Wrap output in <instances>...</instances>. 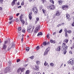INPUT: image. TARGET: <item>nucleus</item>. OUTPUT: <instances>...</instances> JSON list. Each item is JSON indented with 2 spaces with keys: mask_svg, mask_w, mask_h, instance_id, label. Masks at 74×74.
I'll use <instances>...</instances> for the list:
<instances>
[{
  "mask_svg": "<svg viewBox=\"0 0 74 74\" xmlns=\"http://www.w3.org/2000/svg\"><path fill=\"white\" fill-rule=\"evenodd\" d=\"M29 49H30V48H29V47H27L26 48V51H27V52H28V51H29Z\"/></svg>",
  "mask_w": 74,
  "mask_h": 74,
  "instance_id": "nucleus-31",
  "label": "nucleus"
},
{
  "mask_svg": "<svg viewBox=\"0 0 74 74\" xmlns=\"http://www.w3.org/2000/svg\"><path fill=\"white\" fill-rule=\"evenodd\" d=\"M36 74H41L40 72H38L36 73Z\"/></svg>",
  "mask_w": 74,
  "mask_h": 74,
  "instance_id": "nucleus-61",
  "label": "nucleus"
},
{
  "mask_svg": "<svg viewBox=\"0 0 74 74\" xmlns=\"http://www.w3.org/2000/svg\"><path fill=\"white\" fill-rule=\"evenodd\" d=\"M59 4H60V5L62 4V3L63 2V1H62L61 0H59L58 1Z\"/></svg>",
  "mask_w": 74,
  "mask_h": 74,
  "instance_id": "nucleus-19",
  "label": "nucleus"
},
{
  "mask_svg": "<svg viewBox=\"0 0 74 74\" xmlns=\"http://www.w3.org/2000/svg\"><path fill=\"white\" fill-rule=\"evenodd\" d=\"M65 37H68V35L67 34V32H65Z\"/></svg>",
  "mask_w": 74,
  "mask_h": 74,
  "instance_id": "nucleus-37",
  "label": "nucleus"
},
{
  "mask_svg": "<svg viewBox=\"0 0 74 74\" xmlns=\"http://www.w3.org/2000/svg\"><path fill=\"white\" fill-rule=\"evenodd\" d=\"M42 11L43 12V13H45V10H44V9H42Z\"/></svg>",
  "mask_w": 74,
  "mask_h": 74,
  "instance_id": "nucleus-52",
  "label": "nucleus"
},
{
  "mask_svg": "<svg viewBox=\"0 0 74 74\" xmlns=\"http://www.w3.org/2000/svg\"><path fill=\"white\" fill-rule=\"evenodd\" d=\"M12 18H13V16H11L10 17L9 20L10 21H11V20H12Z\"/></svg>",
  "mask_w": 74,
  "mask_h": 74,
  "instance_id": "nucleus-38",
  "label": "nucleus"
},
{
  "mask_svg": "<svg viewBox=\"0 0 74 74\" xmlns=\"http://www.w3.org/2000/svg\"><path fill=\"white\" fill-rule=\"evenodd\" d=\"M33 57H34V56H32V57H30V58L31 59H32H32H33Z\"/></svg>",
  "mask_w": 74,
  "mask_h": 74,
  "instance_id": "nucleus-48",
  "label": "nucleus"
},
{
  "mask_svg": "<svg viewBox=\"0 0 74 74\" xmlns=\"http://www.w3.org/2000/svg\"><path fill=\"white\" fill-rule=\"evenodd\" d=\"M23 17V14H21V16H20V20L22 19Z\"/></svg>",
  "mask_w": 74,
  "mask_h": 74,
  "instance_id": "nucleus-21",
  "label": "nucleus"
},
{
  "mask_svg": "<svg viewBox=\"0 0 74 74\" xmlns=\"http://www.w3.org/2000/svg\"><path fill=\"white\" fill-rule=\"evenodd\" d=\"M61 26V24H60L57 25V27H59V26Z\"/></svg>",
  "mask_w": 74,
  "mask_h": 74,
  "instance_id": "nucleus-51",
  "label": "nucleus"
},
{
  "mask_svg": "<svg viewBox=\"0 0 74 74\" xmlns=\"http://www.w3.org/2000/svg\"><path fill=\"white\" fill-rule=\"evenodd\" d=\"M9 63L10 64H11V61H10L9 62Z\"/></svg>",
  "mask_w": 74,
  "mask_h": 74,
  "instance_id": "nucleus-56",
  "label": "nucleus"
},
{
  "mask_svg": "<svg viewBox=\"0 0 74 74\" xmlns=\"http://www.w3.org/2000/svg\"><path fill=\"white\" fill-rule=\"evenodd\" d=\"M3 10V8L1 7L0 8V10L1 11H2V10Z\"/></svg>",
  "mask_w": 74,
  "mask_h": 74,
  "instance_id": "nucleus-63",
  "label": "nucleus"
},
{
  "mask_svg": "<svg viewBox=\"0 0 74 74\" xmlns=\"http://www.w3.org/2000/svg\"><path fill=\"white\" fill-rule=\"evenodd\" d=\"M43 34L42 33V32H39L37 35V36H42V35Z\"/></svg>",
  "mask_w": 74,
  "mask_h": 74,
  "instance_id": "nucleus-18",
  "label": "nucleus"
},
{
  "mask_svg": "<svg viewBox=\"0 0 74 74\" xmlns=\"http://www.w3.org/2000/svg\"><path fill=\"white\" fill-rule=\"evenodd\" d=\"M20 60H21L19 59H18L16 60L17 63H18V62H19Z\"/></svg>",
  "mask_w": 74,
  "mask_h": 74,
  "instance_id": "nucleus-45",
  "label": "nucleus"
},
{
  "mask_svg": "<svg viewBox=\"0 0 74 74\" xmlns=\"http://www.w3.org/2000/svg\"><path fill=\"white\" fill-rule=\"evenodd\" d=\"M56 16H59L60 15V13L58 11H57L56 12Z\"/></svg>",
  "mask_w": 74,
  "mask_h": 74,
  "instance_id": "nucleus-13",
  "label": "nucleus"
},
{
  "mask_svg": "<svg viewBox=\"0 0 74 74\" xmlns=\"http://www.w3.org/2000/svg\"><path fill=\"white\" fill-rule=\"evenodd\" d=\"M24 2H23V3H21V5H24Z\"/></svg>",
  "mask_w": 74,
  "mask_h": 74,
  "instance_id": "nucleus-57",
  "label": "nucleus"
},
{
  "mask_svg": "<svg viewBox=\"0 0 74 74\" xmlns=\"http://www.w3.org/2000/svg\"><path fill=\"white\" fill-rule=\"evenodd\" d=\"M19 15V13H17L16 14V16H18V15Z\"/></svg>",
  "mask_w": 74,
  "mask_h": 74,
  "instance_id": "nucleus-64",
  "label": "nucleus"
},
{
  "mask_svg": "<svg viewBox=\"0 0 74 74\" xmlns=\"http://www.w3.org/2000/svg\"><path fill=\"white\" fill-rule=\"evenodd\" d=\"M68 41H69V40L67 39H65V42H66V43H67V42H68Z\"/></svg>",
  "mask_w": 74,
  "mask_h": 74,
  "instance_id": "nucleus-35",
  "label": "nucleus"
},
{
  "mask_svg": "<svg viewBox=\"0 0 74 74\" xmlns=\"http://www.w3.org/2000/svg\"><path fill=\"white\" fill-rule=\"evenodd\" d=\"M20 21H21V23H22L23 24H25V21L23 20L22 19H21V20H20Z\"/></svg>",
  "mask_w": 74,
  "mask_h": 74,
  "instance_id": "nucleus-22",
  "label": "nucleus"
},
{
  "mask_svg": "<svg viewBox=\"0 0 74 74\" xmlns=\"http://www.w3.org/2000/svg\"><path fill=\"white\" fill-rule=\"evenodd\" d=\"M40 25H38L37 27H36V28H37L38 30L39 29H40Z\"/></svg>",
  "mask_w": 74,
  "mask_h": 74,
  "instance_id": "nucleus-43",
  "label": "nucleus"
},
{
  "mask_svg": "<svg viewBox=\"0 0 74 74\" xmlns=\"http://www.w3.org/2000/svg\"><path fill=\"white\" fill-rule=\"evenodd\" d=\"M25 68H19L17 70V72L18 73H20L21 71L23 72V71H25Z\"/></svg>",
  "mask_w": 74,
  "mask_h": 74,
  "instance_id": "nucleus-4",
  "label": "nucleus"
},
{
  "mask_svg": "<svg viewBox=\"0 0 74 74\" xmlns=\"http://www.w3.org/2000/svg\"><path fill=\"white\" fill-rule=\"evenodd\" d=\"M49 48H47L45 50V53H44V56H46L47 54H48V52H49Z\"/></svg>",
  "mask_w": 74,
  "mask_h": 74,
  "instance_id": "nucleus-7",
  "label": "nucleus"
},
{
  "mask_svg": "<svg viewBox=\"0 0 74 74\" xmlns=\"http://www.w3.org/2000/svg\"><path fill=\"white\" fill-rule=\"evenodd\" d=\"M48 64V63L46 61H45V63H44V65L45 66H47Z\"/></svg>",
  "mask_w": 74,
  "mask_h": 74,
  "instance_id": "nucleus-26",
  "label": "nucleus"
},
{
  "mask_svg": "<svg viewBox=\"0 0 74 74\" xmlns=\"http://www.w3.org/2000/svg\"><path fill=\"white\" fill-rule=\"evenodd\" d=\"M68 63L69 64L73 65L74 64V58H71L69 61H68Z\"/></svg>",
  "mask_w": 74,
  "mask_h": 74,
  "instance_id": "nucleus-1",
  "label": "nucleus"
},
{
  "mask_svg": "<svg viewBox=\"0 0 74 74\" xmlns=\"http://www.w3.org/2000/svg\"><path fill=\"white\" fill-rule=\"evenodd\" d=\"M71 32H72L71 30H69V31H67V33H69V34H70L71 33Z\"/></svg>",
  "mask_w": 74,
  "mask_h": 74,
  "instance_id": "nucleus-34",
  "label": "nucleus"
},
{
  "mask_svg": "<svg viewBox=\"0 0 74 74\" xmlns=\"http://www.w3.org/2000/svg\"><path fill=\"white\" fill-rule=\"evenodd\" d=\"M21 30H22V28H21V27H19L18 29V31H21Z\"/></svg>",
  "mask_w": 74,
  "mask_h": 74,
  "instance_id": "nucleus-42",
  "label": "nucleus"
},
{
  "mask_svg": "<svg viewBox=\"0 0 74 74\" xmlns=\"http://www.w3.org/2000/svg\"><path fill=\"white\" fill-rule=\"evenodd\" d=\"M11 46L12 48H14L15 47V44H14V43H13L12 46Z\"/></svg>",
  "mask_w": 74,
  "mask_h": 74,
  "instance_id": "nucleus-24",
  "label": "nucleus"
},
{
  "mask_svg": "<svg viewBox=\"0 0 74 74\" xmlns=\"http://www.w3.org/2000/svg\"><path fill=\"white\" fill-rule=\"evenodd\" d=\"M42 6H40L39 9H40V10H41V9H42Z\"/></svg>",
  "mask_w": 74,
  "mask_h": 74,
  "instance_id": "nucleus-50",
  "label": "nucleus"
},
{
  "mask_svg": "<svg viewBox=\"0 0 74 74\" xmlns=\"http://www.w3.org/2000/svg\"><path fill=\"white\" fill-rule=\"evenodd\" d=\"M10 70H11V68L10 67H6L4 70V72L5 73H7V72H10Z\"/></svg>",
  "mask_w": 74,
  "mask_h": 74,
  "instance_id": "nucleus-2",
  "label": "nucleus"
},
{
  "mask_svg": "<svg viewBox=\"0 0 74 74\" xmlns=\"http://www.w3.org/2000/svg\"><path fill=\"white\" fill-rule=\"evenodd\" d=\"M37 22H38V21L36 20L35 21V23H36V24H37Z\"/></svg>",
  "mask_w": 74,
  "mask_h": 74,
  "instance_id": "nucleus-58",
  "label": "nucleus"
},
{
  "mask_svg": "<svg viewBox=\"0 0 74 74\" xmlns=\"http://www.w3.org/2000/svg\"><path fill=\"white\" fill-rule=\"evenodd\" d=\"M66 17L67 19H69L70 18V15L69 14H66Z\"/></svg>",
  "mask_w": 74,
  "mask_h": 74,
  "instance_id": "nucleus-25",
  "label": "nucleus"
},
{
  "mask_svg": "<svg viewBox=\"0 0 74 74\" xmlns=\"http://www.w3.org/2000/svg\"><path fill=\"white\" fill-rule=\"evenodd\" d=\"M69 53H70V54H72V51H69Z\"/></svg>",
  "mask_w": 74,
  "mask_h": 74,
  "instance_id": "nucleus-54",
  "label": "nucleus"
},
{
  "mask_svg": "<svg viewBox=\"0 0 74 74\" xmlns=\"http://www.w3.org/2000/svg\"><path fill=\"white\" fill-rule=\"evenodd\" d=\"M62 47L63 48H64L66 50H67V48H68V47L66 45V43H63L62 44Z\"/></svg>",
  "mask_w": 74,
  "mask_h": 74,
  "instance_id": "nucleus-6",
  "label": "nucleus"
},
{
  "mask_svg": "<svg viewBox=\"0 0 74 74\" xmlns=\"http://www.w3.org/2000/svg\"><path fill=\"white\" fill-rule=\"evenodd\" d=\"M50 2L51 3H53H53H54V1H53V0H50Z\"/></svg>",
  "mask_w": 74,
  "mask_h": 74,
  "instance_id": "nucleus-41",
  "label": "nucleus"
},
{
  "mask_svg": "<svg viewBox=\"0 0 74 74\" xmlns=\"http://www.w3.org/2000/svg\"><path fill=\"white\" fill-rule=\"evenodd\" d=\"M8 43V41L6 40L4 41V44H7Z\"/></svg>",
  "mask_w": 74,
  "mask_h": 74,
  "instance_id": "nucleus-39",
  "label": "nucleus"
},
{
  "mask_svg": "<svg viewBox=\"0 0 74 74\" xmlns=\"http://www.w3.org/2000/svg\"><path fill=\"white\" fill-rule=\"evenodd\" d=\"M50 44L49 42H46V45H49Z\"/></svg>",
  "mask_w": 74,
  "mask_h": 74,
  "instance_id": "nucleus-49",
  "label": "nucleus"
},
{
  "mask_svg": "<svg viewBox=\"0 0 74 74\" xmlns=\"http://www.w3.org/2000/svg\"><path fill=\"white\" fill-rule=\"evenodd\" d=\"M15 21L16 22H19V19L18 18H16L15 19Z\"/></svg>",
  "mask_w": 74,
  "mask_h": 74,
  "instance_id": "nucleus-27",
  "label": "nucleus"
},
{
  "mask_svg": "<svg viewBox=\"0 0 74 74\" xmlns=\"http://www.w3.org/2000/svg\"><path fill=\"white\" fill-rule=\"evenodd\" d=\"M68 5H63L62 7V9L64 10H66L68 8Z\"/></svg>",
  "mask_w": 74,
  "mask_h": 74,
  "instance_id": "nucleus-5",
  "label": "nucleus"
},
{
  "mask_svg": "<svg viewBox=\"0 0 74 74\" xmlns=\"http://www.w3.org/2000/svg\"><path fill=\"white\" fill-rule=\"evenodd\" d=\"M17 0H14L13 1H12V5L13 6L15 4V1H16Z\"/></svg>",
  "mask_w": 74,
  "mask_h": 74,
  "instance_id": "nucleus-17",
  "label": "nucleus"
},
{
  "mask_svg": "<svg viewBox=\"0 0 74 74\" xmlns=\"http://www.w3.org/2000/svg\"><path fill=\"white\" fill-rule=\"evenodd\" d=\"M60 46H58L56 49V51H59H59H60Z\"/></svg>",
  "mask_w": 74,
  "mask_h": 74,
  "instance_id": "nucleus-11",
  "label": "nucleus"
},
{
  "mask_svg": "<svg viewBox=\"0 0 74 74\" xmlns=\"http://www.w3.org/2000/svg\"><path fill=\"white\" fill-rule=\"evenodd\" d=\"M35 67L36 70V71H38V70H39V67L38 66L36 65Z\"/></svg>",
  "mask_w": 74,
  "mask_h": 74,
  "instance_id": "nucleus-14",
  "label": "nucleus"
},
{
  "mask_svg": "<svg viewBox=\"0 0 74 74\" xmlns=\"http://www.w3.org/2000/svg\"><path fill=\"white\" fill-rule=\"evenodd\" d=\"M33 11L34 13H37V10L36 7H33Z\"/></svg>",
  "mask_w": 74,
  "mask_h": 74,
  "instance_id": "nucleus-10",
  "label": "nucleus"
},
{
  "mask_svg": "<svg viewBox=\"0 0 74 74\" xmlns=\"http://www.w3.org/2000/svg\"><path fill=\"white\" fill-rule=\"evenodd\" d=\"M74 48V46H72V47H71V49H73Z\"/></svg>",
  "mask_w": 74,
  "mask_h": 74,
  "instance_id": "nucleus-55",
  "label": "nucleus"
},
{
  "mask_svg": "<svg viewBox=\"0 0 74 74\" xmlns=\"http://www.w3.org/2000/svg\"><path fill=\"white\" fill-rule=\"evenodd\" d=\"M55 34H56V32H54L53 34V35H55Z\"/></svg>",
  "mask_w": 74,
  "mask_h": 74,
  "instance_id": "nucleus-59",
  "label": "nucleus"
},
{
  "mask_svg": "<svg viewBox=\"0 0 74 74\" xmlns=\"http://www.w3.org/2000/svg\"><path fill=\"white\" fill-rule=\"evenodd\" d=\"M62 32V29H61L60 30V31L59 32V33H61Z\"/></svg>",
  "mask_w": 74,
  "mask_h": 74,
  "instance_id": "nucleus-46",
  "label": "nucleus"
},
{
  "mask_svg": "<svg viewBox=\"0 0 74 74\" xmlns=\"http://www.w3.org/2000/svg\"><path fill=\"white\" fill-rule=\"evenodd\" d=\"M64 32H67V29H66V28H65V29H64Z\"/></svg>",
  "mask_w": 74,
  "mask_h": 74,
  "instance_id": "nucleus-53",
  "label": "nucleus"
},
{
  "mask_svg": "<svg viewBox=\"0 0 74 74\" xmlns=\"http://www.w3.org/2000/svg\"><path fill=\"white\" fill-rule=\"evenodd\" d=\"M66 53H67V51H66V50L65 49V50L64 51V52H63L64 55H65Z\"/></svg>",
  "mask_w": 74,
  "mask_h": 74,
  "instance_id": "nucleus-33",
  "label": "nucleus"
},
{
  "mask_svg": "<svg viewBox=\"0 0 74 74\" xmlns=\"http://www.w3.org/2000/svg\"><path fill=\"white\" fill-rule=\"evenodd\" d=\"M50 42L51 43H53V44H55V43H56V41L55 40H51Z\"/></svg>",
  "mask_w": 74,
  "mask_h": 74,
  "instance_id": "nucleus-15",
  "label": "nucleus"
},
{
  "mask_svg": "<svg viewBox=\"0 0 74 74\" xmlns=\"http://www.w3.org/2000/svg\"><path fill=\"white\" fill-rule=\"evenodd\" d=\"M22 32L24 33H25V32H26V30L25 29H23L22 30Z\"/></svg>",
  "mask_w": 74,
  "mask_h": 74,
  "instance_id": "nucleus-32",
  "label": "nucleus"
},
{
  "mask_svg": "<svg viewBox=\"0 0 74 74\" xmlns=\"http://www.w3.org/2000/svg\"><path fill=\"white\" fill-rule=\"evenodd\" d=\"M64 23H61V25H64Z\"/></svg>",
  "mask_w": 74,
  "mask_h": 74,
  "instance_id": "nucleus-62",
  "label": "nucleus"
},
{
  "mask_svg": "<svg viewBox=\"0 0 74 74\" xmlns=\"http://www.w3.org/2000/svg\"><path fill=\"white\" fill-rule=\"evenodd\" d=\"M30 73V71L27 70L26 71L25 73V74H29Z\"/></svg>",
  "mask_w": 74,
  "mask_h": 74,
  "instance_id": "nucleus-20",
  "label": "nucleus"
},
{
  "mask_svg": "<svg viewBox=\"0 0 74 74\" xmlns=\"http://www.w3.org/2000/svg\"><path fill=\"white\" fill-rule=\"evenodd\" d=\"M12 49V47H11V45H10L8 48V51H10V49Z\"/></svg>",
  "mask_w": 74,
  "mask_h": 74,
  "instance_id": "nucleus-23",
  "label": "nucleus"
},
{
  "mask_svg": "<svg viewBox=\"0 0 74 74\" xmlns=\"http://www.w3.org/2000/svg\"><path fill=\"white\" fill-rule=\"evenodd\" d=\"M36 21H39V18L38 17H37L36 18Z\"/></svg>",
  "mask_w": 74,
  "mask_h": 74,
  "instance_id": "nucleus-47",
  "label": "nucleus"
},
{
  "mask_svg": "<svg viewBox=\"0 0 74 74\" xmlns=\"http://www.w3.org/2000/svg\"><path fill=\"white\" fill-rule=\"evenodd\" d=\"M32 28V25H29L27 29V31L28 33H30L31 32V29Z\"/></svg>",
  "mask_w": 74,
  "mask_h": 74,
  "instance_id": "nucleus-3",
  "label": "nucleus"
},
{
  "mask_svg": "<svg viewBox=\"0 0 74 74\" xmlns=\"http://www.w3.org/2000/svg\"><path fill=\"white\" fill-rule=\"evenodd\" d=\"M32 13L31 12L29 14V19L30 20H31L32 18Z\"/></svg>",
  "mask_w": 74,
  "mask_h": 74,
  "instance_id": "nucleus-12",
  "label": "nucleus"
},
{
  "mask_svg": "<svg viewBox=\"0 0 74 74\" xmlns=\"http://www.w3.org/2000/svg\"><path fill=\"white\" fill-rule=\"evenodd\" d=\"M38 32V30L37 29V28H36L34 30V35H36V33Z\"/></svg>",
  "mask_w": 74,
  "mask_h": 74,
  "instance_id": "nucleus-9",
  "label": "nucleus"
},
{
  "mask_svg": "<svg viewBox=\"0 0 74 74\" xmlns=\"http://www.w3.org/2000/svg\"><path fill=\"white\" fill-rule=\"evenodd\" d=\"M7 48V46L5 44H3V48L4 49H5Z\"/></svg>",
  "mask_w": 74,
  "mask_h": 74,
  "instance_id": "nucleus-16",
  "label": "nucleus"
},
{
  "mask_svg": "<svg viewBox=\"0 0 74 74\" xmlns=\"http://www.w3.org/2000/svg\"><path fill=\"white\" fill-rule=\"evenodd\" d=\"M21 37H22V35L21 34H19L18 35V38H19V39H21Z\"/></svg>",
  "mask_w": 74,
  "mask_h": 74,
  "instance_id": "nucleus-30",
  "label": "nucleus"
},
{
  "mask_svg": "<svg viewBox=\"0 0 74 74\" xmlns=\"http://www.w3.org/2000/svg\"><path fill=\"white\" fill-rule=\"evenodd\" d=\"M43 2V3L44 4L45 2H46V0H42Z\"/></svg>",
  "mask_w": 74,
  "mask_h": 74,
  "instance_id": "nucleus-44",
  "label": "nucleus"
},
{
  "mask_svg": "<svg viewBox=\"0 0 74 74\" xmlns=\"http://www.w3.org/2000/svg\"><path fill=\"white\" fill-rule=\"evenodd\" d=\"M50 65L51 67H53V66H54V64L53 63H51L50 64Z\"/></svg>",
  "mask_w": 74,
  "mask_h": 74,
  "instance_id": "nucleus-28",
  "label": "nucleus"
},
{
  "mask_svg": "<svg viewBox=\"0 0 74 74\" xmlns=\"http://www.w3.org/2000/svg\"><path fill=\"white\" fill-rule=\"evenodd\" d=\"M12 23V21H10L9 23V24H11V23Z\"/></svg>",
  "mask_w": 74,
  "mask_h": 74,
  "instance_id": "nucleus-60",
  "label": "nucleus"
},
{
  "mask_svg": "<svg viewBox=\"0 0 74 74\" xmlns=\"http://www.w3.org/2000/svg\"><path fill=\"white\" fill-rule=\"evenodd\" d=\"M40 49V47L39 46H38L36 47V50H38Z\"/></svg>",
  "mask_w": 74,
  "mask_h": 74,
  "instance_id": "nucleus-36",
  "label": "nucleus"
},
{
  "mask_svg": "<svg viewBox=\"0 0 74 74\" xmlns=\"http://www.w3.org/2000/svg\"><path fill=\"white\" fill-rule=\"evenodd\" d=\"M49 7L50 10H54L55 8V6L53 5H50L49 6Z\"/></svg>",
  "mask_w": 74,
  "mask_h": 74,
  "instance_id": "nucleus-8",
  "label": "nucleus"
},
{
  "mask_svg": "<svg viewBox=\"0 0 74 74\" xmlns=\"http://www.w3.org/2000/svg\"><path fill=\"white\" fill-rule=\"evenodd\" d=\"M43 45H44L45 46L47 45V42H45L43 43Z\"/></svg>",
  "mask_w": 74,
  "mask_h": 74,
  "instance_id": "nucleus-40",
  "label": "nucleus"
},
{
  "mask_svg": "<svg viewBox=\"0 0 74 74\" xmlns=\"http://www.w3.org/2000/svg\"><path fill=\"white\" fill-rule=\"evenodd\" d=\"M36 64H38H38H40V62L39 61L37 60V61H36Z\"/></svg>",
  "mask_w": 74,
  "mask_h": 74,
  "instance_id": "nucleus-29",
  "label": "nucleus"
}]
</instances>
